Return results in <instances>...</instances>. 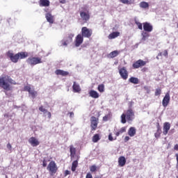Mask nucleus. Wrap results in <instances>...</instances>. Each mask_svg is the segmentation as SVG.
<instances>
[{
	"mask_svg": "<svg viewBox=\"0 0 178 178\" xmlns=\"http://www.w3.org/2000/svg\"><path fill=\"white\" fill-rule=\"evenodd\" d=\"M145 65H147V61L139 59L132 64V67L133 69H140V67H143Z\"/></svg>",
	"mask_w": 178,
	"mask_h": 178,
	"instance_id": "nucleus-9",
	"label": "nucleus"
},
{
	"mask_svg": "<svg viewBox=\"0 0 178 178\" xmlns=\"http://www.w3.org/2000/svg\"><path fill=\"white\" fill-rule=\"evenodd\" d=\"M72 115H74V113H70V116H72Z\"/></svg>",
	"mask_w": 178,
	"mask_h": 178,
	"instance_id": "nucleus-56",
	"label": "nucleus"
},
{
	"mask_svg": "<svg viewBox=\"0 0 178 178\" xmlns=\"http://www.w3.org/2000/svg\"><path fill=\"white\" fill-rule=\"evenodd\" d=\"M80 17L82 19V20L84 21V23H87V22L90 20V12L81 11Z\"/></svg>",
	"mask_w": 178,
	"mask_h": 178,
	"instance_id": "nucleus-10",
	"label": "nucleus"
},
{
	"mask_svg": "<svg viewBox=\"0 0 178 178\" xmlns=\"http://www.w3.org/2000/svg\"><path fill=\"white\" fill-rule=\"evenodd\" d=\"M161 93H162V90H161V88L156 89V91H155L156 97H158V95H161Z\"/></svg>",
	"mask_w": 178,
	"mask_h": 178,
	"instance_id": "nucleus-39",
	"label": "nucleus"
},
{
	"mask_svg": "<svg viewBox=\"0 0 178 178\" xmlns=\"http://www.w3.org/2000/svg\"><path fill=\"white\" fill-rule=\"evenodd\" d=\"M97 169H98V167L95 165H92L90 167V172H92V173L97 172Z\"/></svg>",
	"mask_w": 178,
	"mask_h": 178,
	"instance_id": "nucleus-36",
	"label": "nucleus"
},
{
	"mask_svg": "<svg viewBox=\"0 0 178 178\" xmlns=\"http://www.w3.org/2000/svg\"><path fill=\"white\" fill-rule=\"evenodd\" d=\"M129 140H130V137L125 136V138H124V143H127V141H129Z\"/></svg>",
	"mask_w": 178,
	"mask_h": 178,
	"instance_id": "nucleus-48",
	"label": "nucleus"
},
{
	"mask_svg": "<svg viewBox=\"0 0 178 178\" xmlns=\"http://www.w3.org/2000/svg\"><path fill=\"white\" fill-rule=\"evenodd\" d=\"M27 63L31 65V66H35V65H38V63H42L41 58L40 57H30L26 60Z\"/></svg>",
	"mask_w": 178,
	"mask_h": 178,
	"instance_id": "nucleus-6",
	"label": "nucleus"
},
{
	"mask_svg": "<svg viewBox=\"0 0 178 178\" xmlns=\"http://www.w3.org/2000/svg\"><path fill=\"white\" fill-rule=\"evenodd\" d=\"M24 91H27L31 95L32 98H35L37 97V91L34 90H31V87L30 86H26L24 88Z\"/></svg>",
	"mask_w": 178,
	"mask_h": 178,
	"instance_id": "nucleus-13",
	"label": "nucleus"
},
{
	"mask_svg": "<svg viewBox=\"0 0 178 178\" xmlns=\"http://www.w3.org/2000/svg\"><path fill=\"white\" fill-rule=\"evenodd\" d=\"M140 8H142V9H147V8H149V4H148L147 2L142 1L139 4Z\"/></svg>",
	"mask_w": 178,
	"mask_h": 178,
	"instance_id": "nucleus-30",
	"label": "nucleus"
},
{
	"mask_svg": "<svg viewBox=\"0 0 178 178\" xmlns=\"http://www.w3.org/2000/svg\"><path fill=\"white\" fill-rule=\"evenodd\" d=\"M92 142L93 143H98V141H99V140H101V138H99V134H95V136L92 137Z\"/></svg>",
	"mask_w": 178,
	"mask_h": 178,
	"instance_id": "nucleus-33",
	"label": "nucleus"
},
{
	"mask_svg": "<svg viewBox=\"0 0 178 178\" xmlns=\"http://www.w3.org/2000/svg\"><path fill=\"white\" fill-rule=\"evenodd\" d=\"M126 157L123 156H120L118 158V165L120 168H123V166H124V165H126Z\"/></svg>",
	"mask_w": 178,
	"mask_h": 178,
	"instance_id": "nucleus-18",
	"label": "nucleus"
},
{
	"mask_svg": "<svg viewBox=\"0 0 178 178\" xmlns=\"http://www.w3.org/2000/svg\"><path fill=\"white\" fill-rule=\"evenodd\" d=\"M143 35V40H145V38H148L149 37V34L147 32H144L142 33Z\"/></svg>",
	"mask_w": 178,
	"mask_h": 178,
	"instance_id": "nucleus-41",
	"label": "nucleus"
},
{
	"mask_svg": "<svg viewBox=\"0 0 178 178\" xmlns=\"http://www.w3.org/2000/svg\"><path fill=\"white\" fill-rule=\"evenodd\" d=\"M74 37V34H69L68 37L65 41H63L62 45L67 47V44L73 41V38Z\"/></svg>",
	"mask_w": 178,
	"mask_h": 178,
	"instance_id": "nucleus-16",
	"label": "nucleus"
},
{
	"mask_svg": "<svg viewBox=\"0 0 178 178\" xmlns=\"http://www.w3.org/2000/svg\"><path fill=\"white\" fill-rule=\"evenodd\" d=\"M162 55H163L162 52L158 54V56H162Z\"/></svg>",
	"mask_w": 178,
	"mask_h": 178,
	"instance_id": "nucleus-53",
	"label": "nucleus"
},
{
	"mask_svg": "<svg viewBox=\"0 0 178 178\" xmlns=\"http://www.w3.org/2000/svg\"><path fill=\"white\" fill-rule=\"evenodd\" d=\"M156 59L159 60V56H156Z\"/></svg>",
	"mask_w": 178,
	"mask_h": 178,
	"instance_id": "nucleus-54",
	"label": "nucleus"
},
{
	"mask_svg": "<svg viewBox=\"0 0 178 178\" xmlns=\"http://www.w3.org/2000/svg\"><path fill=\"white\" fill-rule=\"evenodd\" d=\"M168 50H164L163 52V56H165V58H168Z\"/></svg>",
	"mask_w": 178,
	"mask_h": 178,
	"instance_id": "nucleus-44",
	"label": "nucleus"
},
{
	"mask_svg": "<svg viewBox=\"0 0 178 178\" xmlns=\"http://www.w3.org/2000/svg\"><path fill=\"white\" fill-rule=\"evenodd\" d=\"M55 73L57 76H69V72H67V71H63L62 70H56L55 71Z\"/></svg>",
	"mask_w": 178,
	"mask_h": 178,
	"instance_id": "nucleus-21",
	"label": "nucleus"
},
{
	"mask_svg": "<svg viewBox=\"0 0 178 178\" xmlns=\"http://www.w3.org/2000/svg\"><path fill=\"white\" fill-rule=\"evenodd\" d=\"M45 17L49 23H50L51 24H53L54 16H52L51 13H47Z\"/></svg>",
	"mask_w": 178,
	"mask_h": 178,
	"instance_id": "nucleus-24",
	"label": "nucleus"
},
{
	"mask_svg": "<svg viewBox=\"0 0 178 178\" xmlns=\"http://www.w3.org/2000/svg\"><path fill=\"white\" fill-rule=\"evenodd\" d=\"M7 56L10 58L11 62L13 63H17L19 59H26V58L29 56V54H27V52L22 51L14 54L10 51H9L7 52Z\"/></svg>",
	"mask_w": 178,
	"mask_h": 178,
	"instance_id": "nucleus-2",
	"label": "nucleus"
},
{
	"mask_svg": "<svg viewBox=\"0 0 178 178\" xmlns=\"http://www.w3.org/2000/svg\"><path fill=\"white\" fill-rule=\"evenodd\" d=\"M83 41H84V38L83 37V35H81V34H78L75 38V47H80Z\"/></svg>",
	"mask_w": 178,
	"mask_h": 178,
	"instance_id": "nucleus-12",
	"label": "nucleus"
},
{
	"mask_svg": "<svg viewBox=\"0 0 178 178\" xmlns=\"http://www.w3.org/2000/svg\"><path fill=\"white\" fill-rule=\"evenodd\" d=\"M123 133H126V127H122L118 131L115 133L116 137H119L120 134H123Z\"/></svg>",
	"mask_w": 178,
	"mask_h": 178,
	"instance_id": "nucleus-31",
	"label": "nucleus"
},
{
	"mask_svg": "<svg viewBox=\"0 0 178 178\" xmlns=\"http://www.w3.org/2000/svg\"><path fill=\"white\" fill-rule=\"evenodd\" d=\"M143 25L144 31L151 33L154 30V26L149 22H144Z\"/></svg>",
	"mask_w": 178,
	"mask_h": 178,
	"instance_id": "nucleus-14",
	"label": "nucleus"
},
{
	"mask_svg": "<svg viewBox=\"0 0 178 178\" xmlns=\"http://www.w3.org/2000/svg\"><path fill=\"white\" fill-rule=\"evenodd\" d=\"M7 148H8V149H12V145H10V143H8V144H7Z\"/></svg>",
	"mask_w": 178,
	"mask_h": 178,
	"instance_id": "nucleus-49",
	"label": "nucleus"
},
{
	"mask_svg": "<svg viewBox=\"0 0 178 178\" xmlns=\"http://www.w3.org/2000/svg\"><path fill=\"white\" fill-rule=\"evenodd\" d=\"M108 140L109 141H113V140H117V138L115 137V138H113V136H112V134H109Z\"/></svg>",
	"mask_w": 178,
	"mask_h": 178,
	"instance_id": "nucleus-43",
	"label": "nucleus"
},
{
	"mask_svg": "<svg viewBox=\"0 0 178 178\" xmlns=\"http://www.w3.org/2000/svg\"><path fill=\"white\" fill-rule=\"evenodd\" d=\"M99 119L95 116L90 118V129L91 131H95L97 127H98Z\"/></svg>",
	"mask_w": 178,
	"mask_h": 178,
	"instance_id": "nucleus-7",
	"label": "nucleus"
},
{
	"mask_svg": "<svg viewBox=\"0 0 178 178\" xmlns=\"http://www.w3.org/2000/svg\"><path fill=\"white\" fill-rule=\"evenodd\" d=\"M174 149H175V151H178V144H177V145H175L174 146Z\"/></svg>",
	"mask_w": 178,
	"mask_h": 178,
	"instance_id": "nucleus-51",
	"label": "nucleus"
},
{
	"mask_svg": "<svg viewBox=\"0 0 178 178\" xmlns=\"http://www.w3.org/2000/svg\"><path fill=\"white\" fill-rule=\"evenodd\" d=\"M64 175H65V176H67V175H70V171H69L68 170H66L65 171Z\"/></svg>",
	"mask_w": 178,
	"mask_h": 178,
	"instance_id": "nucleus-46",
	"label": "nucleus"
},
{
	"mask_svg": "<svg viewBox=\"0 0 178 178\" xmlns=\"http://www.w3.org/2000/svg\"><path fill=\"white\" fill-rule=\"evenodd\" d=\"M10 84L16 86V81L8 75H3L2 76H0V87L3 88L5 91L12 90Z\"/></svg>",
	"mask_w": 178,
	"mask_h": 178,
	"instance_id": "nucleus-1",
	"label": "nucleus"
},
{
	"mask_svg": "<svg viewBox=\"0 0 178 178\" xmlns=\"http://www.w3.org/2000/svg\"><path fill=\"white\" fill-rule=\"evenodd\" d=\"M48 162H49V160H47L46 159H43V161H42L43 168H47V165H48Z\"/></svg>",
	"mask_w": 178,
	"mask_h": 178,
	"instance_id": "nucleus-38",
	"label": "nucleus"
},
{
	"mask_svg": "<svg viewBox=\"0 0 178 178\" xmlns=\"http://www.w3.org/2000/svg\"><path fill=\"white\" fill-rule=\"evenodd\" d=\"M86 178H92V175H91V172H88L86 174Z\"/></svg>",
	"mask_w": 178,
	"mask_h": 178,
	"instance_id": "nucleus-45",
	"label": "nucleus"
},
{
	"mask_svg": "<svg viewBox=\"0 0 178 178\" xmlns=\"http://www.w3.org/2000/svg\"><path fill=\"white\" fill-rule=\"evenodd\" d=\"M119 35H120V32H113V33L109 34L108 39L109 40H113L114 38H116L119 37Z\"/></svg>",
	"mask_w": 178,
	"mask_h": 178,
	"instance_id": "nucleus-25",
	"label": "nucleus"
},
{
	"mask_svg": "<svg viewBox=\"0 0 178 178\" xmlns=\"http://www.w3.org/2000/svg\"><path fill=\"white\" fill-rule=\"evenodd\" d=\"M60 3H66V0L60 1Z\"/></svg>",
	"mask_w": 178,
	"mask_h": 178,
	"instance_id": "nucleus-52",
	"label": "nucleus"
},
{
	"mask_svg": "<svg viewBox=\"0 0 178 178\" xmlns=\"http://www.w3.org/2000/svg\"><path fill=\"white\" fill-rule=\"evenodd\" d=\"M39 111L40 112H43L44 113H47V112H48V111L47 109H45V108H44V106H41L39 107Z\"/></svg>",
	"mask_w": 178,
	"mask_h": 178,
	"instance_id": "nucleus-40",
	"label": "nucleus"
},
{
	"mask_svg": "<svg viewBox=\"0 0 178 178\" xmlns=\"http://www.w3.org/2000/svg\"><path fill=\"white\" fill-rule=\"evenodd\" d=\"M120 1L124 5H131L133 3L132 0H120Z\"/></svg>",
	"mask_w": 178,
	"mask_h": 178,
	"instance_id": "nucleus-35",
	"label": "nucleus"
},
{
	"mask_svg": "<svg viewBox=\"0 0 178 178\" xmlns=\"http://www.w3.org/2000/svg\"><path fill=\"white\" fill-rule=\"evenodd\" d=\"M29 143L32 147H38V145H40V141H38V139L35 138V137H31L29 139Z\"/></svg>",
	"mask_w": 178,
	"mask_h": 178,
	"instance_id": "nucleus-15",
	"label": "nucleus"
},
{
	"mask_svg": "<svg viewBox=\"0 0 178 178\" xmlns=\"http://www.w3.org/2000/svg\"><path fill=\"white\" fill-rule=\"evenodd\" d=\"M118 55H119V51H118L117 50H115L113 51H111L110 54H109V56L110 58H116V56H118Z\"/></svg>",
	"mask_w": 178,
	"mask_h": 178,
	"instance_id": "nucleus-32",
	"label": "nucleus"
},
{
	"mask_svg": "<svg viewBox=\"0 0 178 178\" xmlns=\"http://www.w3.org/2000/svg\"><path fill=\"white\" fill-rule=\"evenodd\" d=\"M170 102V94L168 92L165 94V97L163 99L162 105L164 108H166V106L169 105Z\"/></svg>",
	"mask_w": 178,
	"mask_h": 178,
	"instance_id": "nucleus-11",
	"label": "nucleus"
},
{
	"mask_svg": "<svg viewBox=\"0 0 178 178\" xmlns=\"http://www.w3.org/2000/svg\"><path fill=\"white\" fill-rule=\"evenodd\" d=\"M109 118H111V115H106L104 117H103L104 122H108V120H109Z\"/></svg>",
	"mask_w": 178,
	"mask_h": 178,
	"instance_id": "nucleus-42",
	"label": "nucleus"
},
{
	"mask_svg": "<svg viewBox=\"0 0 178 178\" xmlns=\"http://www.w3.org/2000/svg\"><path fill=\"white\" fill-rule=\"evenodd\" d=\"M95 178H102V177H95Z\"/></svg>",
	"mask_w": 178,
	"mask_h": 178,
	"instance_id": "nucleus-55",
	"label": "nucleus"
},
{
	"mask_svg": "<svg viewBox=\"0 0 178 178\" xmlns=\"http://www.w3.org/2000/svg\"><path fill=\"white\" fill-rule=\"evenodd\" d=\"M135 24L138 26V29H139V30H143V24L138 22L137 20H135Z\"/></svg>",
	"mask_w": 178,
	"mask_h": 178,
	"instance_id": "nucleus-37",
	"label": "nucleus"
},
{
	"mask_svg": "<svg viewBox=\"0 0 178 178\" xmlns=\"http://www.w3.org/2000/svg\"><path fill=\"white\" fill-rule=\"evenodd\" d=\"M97 90L99 92H104L105 91V86L104 84L99 85Z\"/></svg>",
	"mask_w": 178,
	"mask_h": 178,
	"instance_id": "nucleus-34",
	"label": "nucleus"
},
{
	"mask_svg": "<svg viewBox=\"0 0 178 178\" xmlns=\"http://www.w3.org/2000/svg\"><path fill=\"white\" fill-rule=\"evenodd\" d=\"M51 2H49V0H40L39 1V5L40 6H49Z\"/></svg>",
	"mask_w": 178,
	"mask_h": 178,
	"instance_id": "nucleus-22",
	"label": "nucleus"
},
{
	"mask_svg": "<svg viewBox=\"0 0 178 178\" xmlns=\"http://www.w3.org/2000/svg\"><path fill=\"white\" fill-rule=\"evenodd\" d=\"M79 166V161L77 160H75L72 162L71 170L72 172H76V168Z\"/></svg>",
	"mask_w": 178,
	"mask_h": 178,
	"instance_id": "nucleus-29",
	"label": "nucleus"
},
{
	"mask_svg": "<svg viewBox=\"0 0 178 178\" xmlns=\"http://www.w3.org/2000/svg\"><path fill=\"white\" fill-rule=\"evenodd\" d=\"M175 156L177 158V166H176V168H177V170L178 171V154H176Z\"/></svg>",
	"mask_w": 178,
	"mask_h": 178,
	"instance_id": "nucleus-47",
	"label": "nucleus"
},
{
	"mask_svg": "<svg viewBox=\"0 0 178 178\" xmlns=\"http://www.w3.org/2000/svg\"><path fill=\"white\" fill-rule=\"evenodd\" d=\"M72 89H73L74 92H81V88H80V85H79V83H76V81H74L73 83Z\"/></svg>",
	"mask_w": 178,
	"mask_h": 178,
	"instance_id": "nucleus-20",
	"label": "nucleus"
},
{
	"mask_svg": "<svg viewBox=\"0 0 178 178\" xmlns=\"http://www.w3.org/2000/svg\"><path fill=\"white\" fill-rule=\"evenodd\" d=\"M70 152L71 158H74V155H76V148H74L73 145L70 146Z\"/></svg>",
	"mask_w": 178,
	"mask_h": 178,
	"instance_id": "nucleus-28",
	"label": "nucleus"
},
{
	"mask_svg": "<svg viewBox=\"0 0 178 178\" xmlns=\"http://www.w3.org/2000/svg\"><path fill=\"white\" fill-rule=\"evenodd\" d=\"M121 123L124 124L127 122H133L136 118L134 111L131 108H129L124 113L121 115Z\"/></svg>",
	"mask_w": 178,
	"mask_h": 178,
	"instance_id": "nucleus-3",
	"label": "nucleus"
},
{
	"mask_svg": "<svg viewBox=\"0 0 178 178\" xmlns=\"http://www.w3.org/2000/svg\"><path fill=\"white\" fill-rule=\"evenodd\" d=\"M129 83H131L132 84H138V83H140V80L138 79V78H136L134 76H131L129 79Z\"/></svg>",
	"mask_w": 178,
	"mask_h": 178,
	"instance_id": "nucleus-27",
	"label": "nucleus"
},
{
	"mask_svg": "<svg viewBox=\"0 0 178 178\" xmlns=\"http://www.w3.org/2000/svg\"><path fill=\"white\" fill-rule=\"evenodd\" d=\"M84 38H90L92 35V29H90L86 26H83L81 29V35Z\"/></svg>",
	"mask_w": 178,
	"mask_h": 178,
	"instance_id": "nucleus-5",
	"label": "nucleus"
},
{
	"mask_svg": "<svg viewBox=\"0 0 178 178\" xmlns=\"http://www.w3.org/2000/svg\"><path fill=\"white\" fill-rule=\"evenodd\" d=\"M46 113H47V116L49 119H51V112L47 111Z\"/></svg>",
	"mask_w": 178,
	"mask_h": 178,
	"instance_id": "nucleus-50",
	"label": "nucleus"
},
{
	"mask_svg": "<svg viewBox=\"0 0 178 178\" xmlns=\"http://www.w3.org/2000/svg\"><path fill=\"white\" fill-rule=\"evenodd\" d=\"M118 70H119V74L123 80H126L127 79H129V72L127 71V69L126 68V67H122L118 69Z\"/></svg>",
	"mask_w": 178,
	"mask_h": 178,
	"instance_id": "nucleus-8",
	"label": "nucleus"
},
{
	"mask_svg": "<svg viewBox=\"0 0 178 178\" xmlns=\"http://www.w3.org/2000/svg\"><path fill=\"white\" fill-rule=\"evenodd\" d=\"M156 133L154 134V137L156 138H159L161 137V134H162V129H161V125H159V122H157L156 125Z\"/></svg>",
	"mask_w": 178,
	"mask_h": 178,
	"instance_id": "nucleus-19",
	"label": "nucleus"
},
{
	"mask_svg": "<svg viewBox=\"0 0 178 178\" xmlns=\"http://www.w3.org/2000/svg\"><path fill=\"white\" fill-rule=\"evenodd\" d=\"M136 129L133 127H130L128 131V134L130 137H134L136 136Z\"/></svg>",
	"mask_w": 178,
	"mask_h": 178,
	"instance_id": "nucleus-26",
	"label": "nucleus"
},
{
	"mask_svg": "<svg viewBox=\"0 0 178 178\" xmlns=\"http://www.w3.org/2000/svg\"><path fill=\"white\" fill-rule=\"evenodd\" d=\"M163 134H164V136H166V134L169 133V130H170V123L165 122L163 124Z\"/></svg>",
	"mask_w": 178,
	"mask_h": 178,
	"instance_id": "nucleus-17",
	"label": "nucleus"
},
{
	"mask_svg": "<svg viewBox=\"0 0 178 178\" xmlns=\"http://www.w3.org/2000/svg\"><path fill=\"white\" fill-rule=\"evenodd\" d=\"M58 165H56V163H55V161H51L47 167V170L50 176H55V174L58 172Z\"/></svg>",
	"mask_w": 178,
	"mask_h": 178,
	"instance_id": "nucleus-4",
	"label": "nucleus"
},
{
	"mask_svg": "<svg viewBox=\"0 0 178 178\" xmlns=\"http://www.w3.org/2000/svg\"><path fill=\"white\" fill-rule=\"evenodd\" d=\"M89 95L92 98H95V99L99 98V94L98 93V92L95 90H90L89 92Z\"/></svg>",
	"mask_w": 178,
	"mask_h": 178,
	"instance_id": "nucleus-23",
	"label": "nucleus"
}]
</instances>
